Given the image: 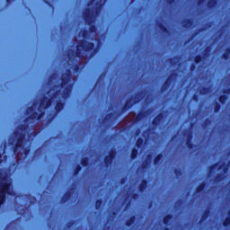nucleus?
Here are the masks:
<instances>
[{
    "mask_svg": "<svg viewBox=\"0 0 230 230\" xmlns=\"http://www.w3.org/2000/svg\"><path fill=\"white\" fill-rule=\"evenodd\" d=\"M60 90H56L49 98L48 96H43L40 101V106L38 108L40 113L33 111L35 109L32 106L28 107L26 113L31 115L24 119V123H28L30 119H31V121H40L41 118L46 116V111H46V109H49V107L53 105V101L60 97Z\"/></svg>",
    "mask_w": 230,
    "mask_h": 230,
    "instance_id": "nucleus-1",
    "label": "nucleus"
},
{
    "mask_svg": "<svg viewBox=\"0 0 230 230\" xmlns=\"http://www.w3.org/2000/svg\"><path fill=\"white\" fill-rule=\"evenodd\" d=\"M102 46V40H97V46L93 41H87L85 40H80L77 42L75 49V57L82 60L86 58L91 60L98 51H100V47Z\"/></svg>",
    "mask_w": 230,
    "mask_h": 230,
    "instance_id": "nucleus-2",
    "label": "nucleus"
},
{
    "mask_svg": "<svg viewBox=\"0 0 230 230\" xmlns=\"http://www.w3.org/2000/svg\"><path fill=\"white\" fill-rule=\"evenodd\" d=\"M104 4L105 0H98L93 8L87 7L84 9L83 13V19L85 24L89 26V33H96V31H98V27L94 25V22H96V17L100 15Z\"/></svg>",
    "mask_w": 230,
    "mask_h": 230,
    "instance_id": "nucleus-3",
    "label": "nucleus"
},
{
    "mask_svg": "<svg viewBox=\"0 0 230 230\" xmlns=\"http://www.w3.org/2000/svg\"><path fill=\"white\" fill-rule=\"evenodd\" d=\"M0 208L6 202V195L15 197L17 193L12 189V182L8 181V176L4 174V169H0Z\"/></svg>",
    "mask_w": 230,
    "mask_h": 230,
    "instance_id": "nucleus-4",
    "label": "nucleus"
},
{
    "mask_svg": "<svg viewBox=\"0 0 230 230\" xmlns=\"http://www.w3.org/2000/svg\"><path fill=\"white\" fill-rule=\"evenodd\" d=\"M73 78V72L71 69H66L65 73L61 75V83L54 87H60V89H64L62 92V98L64 100H67L71 96V93L73 92V84H71V79ZM65 87V88H64Z\"/></svg>",
    "mask_w": 230,
    "mask_h": 230,
    "instance_id": "nucleus-5",
    "label": "nucleus"
},
{
    "mask_svg": "<svg viewBox=\"0 0 230 230\" xmlns=\"http://www.w3.org/2000/svg\"><path fill=\"white\" fill-rule=\"evenodd\" d=\"M13 136L15 140L10 141V145L13 146V154L14 155H19V149L23 150V154L25 157H28L30 155L31 149L30 147H24V142L26 141V133H21L19 131H14ZM14 141L16 143L14 144Z\"/></svg>",
    "mask_w": 230,
    "mask_h": 230,
    "instance_id": "nucleus-6",
    "label": "nucleus"
},
{
    "mask_svg": "<svg viewBox=\"0 0 230 230\" xmlns=\"http://www.w3.org/2000/svg\"><path fill=\"white\" fill-rule=\"evenodd\" d=\"M141 100H143V92L137 93L133 99H128L121 109V113L127 112V111H130L133 105H137V103H139Z\"/></svg>",
    "mask_w": 230,
    "mask_h": 230,
    "instance_id": "nucleus-7",
    "label": "nucleus"
},
{
    "mask_svg": "<svg viewBox=\"0 0 230 230\" xmlns=\"http://www.w3.org/2000/svg\"><path fill=\"white\" fill-rule=\"evenodd\" d=\"M175 78H177V72H172L170 74V75L167 77V79L164 81V84L161 87L162 93H166L168 89H170V86L173 82H175Z\"/></svg>",
    "mask_w": 230,
    "mask_h": 230,
    "instance_id": "nucleus-8",
    "label": "nucleus"
},
{
    "mask_svg": "<svg viewBox=\"0 0 230 230\" xmlns=\"http://www.w3.org/2000/svg\"><path fill=\"white\" fill-rule=\"evenodd\" d=\"M163 119H164V113H158L152 120V125L155 128H157L161 123H163Z\"/></svg>",
    "mask_w": 230,
    "mask_h": 230,
    "instance_id": "nucleus-9",
    "label": "nucleus"
},
{
    "mask_svg": "<svg viewBox=\"0 0 230 230\" xmlns=\"http://www.w3.org/2000/svg\"><path fill=\"white\" fill-rule=\"evenodd\" d=\"M193 133L192 132H189L187 134V138H186V142L185 145L187 146V148H189V150H193V148H195V144H193Z\"/></svg>",
    "mask_w": 230,
    "mask_h": 230,
    "instance_id": "nucleus-10",
    "label": "nucleus"
},
{
    "mask_svg": "<svg viewBox=\"0 0 230 230\" xmlns=\"http://www.w3.org/2000/svg\"><path fill=\"white\" fill-rule=\"evenodd\" d=\"M64 107H66V103L60 100L57 101L56 105L54 107V111L56 114L62 112L64 111Z\"/></svg>",
    "mask_w": 230,
    "mask_h": 230,
    "instance_id": "nucleus-11",
    "label": "nucleus"
},
{
    "mask_svg": "<svg viewBox=\"0 0 230 230\" xmlns=\"http://www.w3.org/2000/svg\"><path fill=\"white\" fill-rule=\"evenodd\" d=\"M28 128H30V124H28V122H25L24 124H20L14 132H20V134H24V132H26Z\"/></svg>",
    "mask_w": 230,
    "mask_h": 230,
    "instance_id": "nucleus-12",
    "label": "nucleus"
},
{
    "mask_svg": "<svg viewBox=\"0 0 230 230\" xmlns=\"http://www.w3.org/2000/svg\"><path fill=\"white\" fill-rule=\"evenodd\" d=\"M146 188H148V180L143 179L138 185V191H140V193H144Z\"/></svg>",
    "mask_w": 230,
    "mask_h": 230,
    "instance_id": "nucleus-13",
    "label": "nucleus"
},
{
    "mask_svg": "<svg viewBox=\"0 0 230 230\" xmlns=\"http://www.w3.org/2000/svg\"><path fill=\"white\" fill-rule=\"evenodd\" d=\"M150 163H152V155L149 154L142 164V170H146L150 166Z\"/></svg>",
    "mask_w": 230,
    "mask_h": 230,
    "instance_id": "nucleus-14",
    "label": "nucleus"
},
{
    "mask_svg": "<svg viewBox=\"0 0 230 230\" xmlns=\"http://www.w3.org/2000/svg\"><path fill=\"white\" fill-rule=\"evenodd\" d=\"M71 197H73V192L71 190H67L61 198L62 204H66V202H67Z\"/></svg>",
    "mask_w": 230,
    "mask_h": 230,
    "instance_id": "nucleus-15",
    "label": "nucleus"
},
{
    "mask_svg": "<svg viewBox=\"0 0 230 230\" xmlns=\"http://www.w3.org/2000/svg\"><path fill=\"white\" fill-rule=\"evenodd\" d=\"M217 4H218L217 0H208L207 3V6L208 10H213L214 8L217 7Z\"/></svg>",
    "mask_w": 230,
    "mask_h": 230,
    "instance_id": "nucleus-16",
    "label": "nucleus"
},
{
    "mask_svg": "<svg viewBox=\"0 0 230 230\" xmlns=\"http://www.w3.org/2000/svg\"><path fill=\"white\" fill-rule=\"evenodd\" d=\"M163 153L158 154L154 159V165L159 166V164H161V161H163Z\"/></svg>",
    "mask_w": 230,
    "mask_h": 230,
    "instance_id": "nucleus-17",
    "label": "nucleus"
},
{
    "mask_svg": "<svg viewBox=\"0 0 230 230\" xmlns=\"http://www.w3.org/2000/svg\"><path fill=\"white\" fill-rule=\"evenodd\" d=\"M136 220H137L136 215L131 216L128 220H126L127 227H130L133 224H136Z\"/></svg>",
    "mask_w": 230,
    "mask_h": 230,
    "instance_id": "nucleus-18",
    "label": "nucleus"
},
{
    "mask_svg": "<svg viewBox=\"0 0 230 230\" xmlns=\"http://www.w3.org/2000/svg\"><path fill=\"white\" fill-rule=\"evenodd\" d=\"M157 27L159 28V30H161L162 33H166L167 35L168 33H170V29L163 24V22H158Z\"/></svg>",
    "mask_w": 230,
    "mask_h": 230,
    "instance_id": "nucleus-19",
    "label": "nucleus"
},
{
    "mask_svg": "<svg viewBox=\"0 0 230 230\" xmlns=\"http://www.w3.org/2000/svg\"><path fill=\"white\" fill-rule=\"evenodd\" d=\"M173 220V215L172 214H167L164 217L163 222L164 226H170V221Z\"/></svg>",
    "mask_w": 230,
    "mask_h": 230,
    "instance_id": "nucleus-20",
    "label": "nucleus"
},
{
    "mask_svg": "<svg viewBox=\"0 0 230 230\" xmlns=\"http://www.w3.org/2000/svg\"><path fill=\"white\" fill-rule=\"evenodd\" d=\"M205 188H206V181H202L196 187L195 193H202Z\"/></svg>",
    "mask_w": 230,
    "mask_h": 230,
    "instance_id": "nucleus-21",
    "label": "nucleus"
},
{
    "mask_svg": "<svg viewBox=\"0 0 230 230\" xmlns=\"http://www.w3.org/2000/svg\"><path fill=\"white\" fill-rule=\"evenodd\" d=\"M114 163V160L112 158H110L109 155H106L104 157V165L106 168H109V166H111V164Z\"/></svg>",
    "mask_w": 230,
    "mask_h": 230,
    "instance_id": "nucleus-22",
    "label": "nucleus"
},
{
    "mask_svg": "<svg viewBox=\"0 0 230 230\" xmlns=\"http://www.w3.org/2000/svg\"><path fill=\"white\" fill-rule=\"evenodd\" d=\"M145 145V139L143 137H138L136 141L135 146H137V148H143Z\"/></svg>",
    "mask_w": 230,
    "mask_h": 230,
    "instance_id": "nucleus-23",
    "label": "nucleus"
},
{
    "mask_svg": "<svg viewBox=\"0 0 230 230\" xmlns=\"http://www.w3.org/2000/svg\"><path fill=\"white\" fill-rule=\"evenodd\" d=\"M146 116V112H145V111H139V112L137 113V115L136 116V118H135L136 123L141 121V119H143V118H145Z\"/></svg>",
    "mask_w": 230,
    "mask_h": 230,
    "instance_id": "nucleus-24",
    "label": "nucleus"
},
{
    "mask_svg": "<svg viewBox=\"0 0 230 230\" xmlns=\"http://www.w3.org/2000/svg\"><path fill=\"white\" fill-rule=\"evenodd\" d=\"M103 123L107 122V121H114V113L113 112H110L108 114H106L105 118L102 119Z\"/></svg>",
    "mask_w": 230,
    "mask_h": 230,
    "instance_id": "nucleus-25",
    "label": "nucleus"
},
{
    "mask_svg": "<svg viewBox=\"0 0 230 230\" xmlns=\"http://www.w3.org/2000/svg\"><path fill=\"white\" fill-rule=\"evenodd\" d=\"M229 57H230V47L226 49L225 53H223L221 56V58H223V60H229Z\"/></svg>",
    "mask_w": 230,
    "mask_h": 230,
    "instance_id": "nucleus-26",
    "label": "nucleus"
},
{
    "mask_svg": "<svg viewBox=\"0 0 230 230\" xmlns=\"http://www.w3.org/2000/svg\"><path fill=\"white\" fill-rule=\"evenodd\" d=\"M226 179V175L222 172H219L215 177V182H222Z\"/></svg>",
    "mask_w": 230,
    "mask_h": 230,
    "instance_id": "nucleus-27",
    "label": "nucleus"
},
{
    "mask_svg": "<svg viewBox=\"0 0 230 230\" xmlns=\"http://www.w3.org/2000/svg\"><path fill=\"white\" fill-rule=\"evenodd\" d=\"M210 88L209 86H203L199 90V94L205 96V94H209Z\"/></svg>",
    "mask_w": 230,
    "mask_h": 230,
    "instance_id": "nucleus-28",
    "label": "nucleus"
},
{
    "mask_svg": "<svg viewBox=\"0 0 230 230\" xmlns=\"http://www.w3.org/2000/svg\"><path fill=\"white\" fill-rule=\"evenodd\" d=\"M204 58H204V55L198 54L194 58V62H195V64H200V62H202L204 60Z\"/></svg>",
    "mask_w": 230,
    "mask_h": 230,
    "instance_id": "nucleus-29",
    "label": "nucleus"
},
{
    "mask_svg": "<svg viewBox=\"0 0 230 230\" xmlns=\"http://www.w3.org/2000/svg\"><path fill=\"white\" fill-rule=\"evenodd\" d=\"M139 154V151L136 148L133 147L131 150L130 157L134 161V159L137 158V155Z\"/></svg>",
    "mask_w": 230,
    "mask_h": 230,
    "instance_id": "nucleus-30",
    "label": "nucleus"
},
{
    "mask_svg": "<svg viewBox=\"0 0 230 230\" xmlns=\"http://www.w3.org/2000/svg\"><path fill=\"white\" fill-rule=\"evenodd\" d=\"M209 53H211V46H207L203 51V57L204 58H208L209 57Z\"/></svg>",
    "mask_w": 230,
    "mask_h": 230,
    "instance_id": "nucleus-31",
    "label": "nucleus"
},
{
    "mask_svg": "<svg viewBox=\"0 0 230 230\" xmlns=\"http://www.w3.org/2000/svg\"><path fill=\"white\" fill-rule=\"evenodd\" d=\"M209 213H210L209 209L207 208L204 211L203 215L201 216L200 222H204V220H208V218L209 217Z\"/></svg>",
    "mask_w": 230,
    "mask_h": 230,
    "instance_id": "nucleus-32",
    "label": "nucleus"
},
{
    "mask_svg": "<svg viewBox=\"0 0 230 230\" xmlns=\"http://www.w3.org/2000/svg\"><path fill=\"white\" fill-rule=\"evenodd\" d=\"M102 206H103V199H96L95 209H97V211L102 209Z\"/></svg>",
    "mask_w": 230,
    "mask_h": 230,
    "instance_id": "nucleus-33",
    "label": "nucleus"
},
{
    "mask_svg": "<svg viewBox=\"0 0 230 230\" xmlns=\"http://www.w3.org/2000/svg\"><path fill=\"white\" fill-rule=\"evenodd\" d=\"M218 102L221 105H226V102H227V95L223 94L218 97Z\"/></svg>",
    "mask_w": 230,
    "mask_h": 230,
    "instance_id": "nucleus-34",
    "label": "nucleus"
},
{
    "mask_svg": "<svg viewBox=\"0 0 230 230\" xmlns=\"http://www.w3.org/2000/svg\"><path fill=\"white\" fill-rule=\"evenodd\" d=\"M80 172H82V165L77 164L75 166V168L74 169V172H73L74 177H77V175L80 173Z\"/></svg>",
    "mask_w": 230,
    "mask_h": 230,
    "instance_id": "nucleus-35",
    "label": "nucleus"
},
{
    "mask_svg": "<svg viewBox=\"0 0 230 230\" xmlns=\"http://www.w3.org/2000/svg\"><path fill=\"white\" fill-rule=\"evenodd\" d=\"M89 157L85 156V157H83L81 159V164L82 166H84V168H86V166H89Z\"/></svg>",
    "mask_w": 230,
    "mask_h": 230,
    "instance_id": "nucleus-36",
    "label": "nucleus"
},
{
    "mask_svg": "<svg viewBox=\"0 0 230 230\" xmlns=\"http://www.w3.org/2000/svg\"><path fill=\"white\" fill-rule=\"evenodd\" d=\"M193 24V20L191 19H186L183 21V28H190Z\"/></svg>",
    "mask_w": 230,
    "mask_h": 230,
    "instance_id": "nucleus-37",
    "label": "nucleus"
},
{
    "mask_svg": "<svg viewBox=\"0 0 230 230\" xmlns=\"http://www.w3.org/2000/svg\"><path fill=\"white\" fill-rule=\"evenodd\" d=\"M108 156L110 159H112L114 161V159H116V149H111Z\"/></svg>",
    "mask_w": 230,
    "mask_h": 230,
    "instance_id": "nucleus-38",
    "label": "nucleus"
},
{
    "mask_svg": "<svg viewBox=\"0 0 230 230\" xmlns=\"http://www.w3.org/2000/svg\"><path fill=\"white\" fill-rule=\"evenodd\" d=\"M222 168H223L224 173H227V172L229 170V167L227 165H226V163H224L223 164L219 165L217 167V170H222Z\"/></svg>",
    "mask_w": 230,
    "mask_h": 230,
    "instance_id": "nucleus-39",
    "label": "nucleus"
},
{
    "mask_svg": "<svg viewBox=\"0 0 230 230\" xmlns=\"http://www.w3.org/2000/svg\"><path fill=\"white\" fill-rule=\"evenodd\" d=\"M220 109H222V104L217 102L214 105V112H220Z\"/></svg>",
    "mask_w": 230,
    "mask_h": 230,
    "instance_id": "nucleus-40",
    "label": "nucleus"
},
{
    "mask_svg": "<svg viewBox=\"0 0 230 230\" xmlns=\"http://www.w3.org/2000/svg\"><path fill=\"white\" fill-rule=\"evenodd\" d=\"M230 226V217L227 216L225 220L223 221V226L224 227H229Z\"/></svg>",
    "mask_w": 230,
    "mask_h": 230,
    "instance_id": "nucleus-41",
    "label": "nucleus"
},
{
    "mask_svg": "<svg viewBox=\"0 0 230 230\" xmlns=\"http://www.w3.org/2000/svg\"><path fill=\"white\" fill-rule=\"evenodd\" d=\"M206 30V28L204 27H201L198 30V31L194 32L192 35H191V38L190 39H195V37H197V35H199V33H202V31H204Z\"/></svg>",
    "mask_w": 230,
    "mask_h": 230,
    "instance_id": "nucleus-42",
    "label": "nucleus"
},
{
    "mask_svg": "<svg viewBox=\"0 0 230 230\" xmlns=\"http://www.w3.org/2000/svg\"><path fill=\"white\" fill-rule=\"evenodd\" d=\"M57 0H43V3L49 6V8H53V3H55Z\"/></svg>",
    "mask_w": 230,
    "mask_h": 230,
    "instance_id": "nucleus-43",
    "label": "nucleus"
},
{
    "mask_svg": "<svg viewBox=\"0 0 230 230\" xmlns=\"http://www.w3.org/2000/svg\"><path fill=\"white\" fill-rule=\"evenodd\" d=\"M173 173L175 174L176 177H181V175H182V170L179 169V168H175L173 171Z\"/></svg>",
    "mask_w": 230,
    "mask_h": 230,
    "instance_id": "nucleus-44",
    "label": "nucleus"
},
{
    "mask_svg": "<svg viewBox=\"0 0 230 230\" xmlns=\"http://www.w3.org/2000/svg\"><path fill=\"white\" fill-rule=\"evenodd\" d=\"M81 34H82L83 39H88V37H89V31L87 30L81 31Z\"/></svg>",
    "mask_w": 230,
    "mask_h": 230,
    "instance_id": "nucleus-45",
    "label": "nucleus"
},
{
    "mask_svg": "<svg viewBox=\"0 0 230 230\" xmlns=\"http://www.w3.org/2000/svg\"><path fill=\"white\" fill-rule=\"evenodd\" d=\"M211 123H212L211 119L207 118V119H205V121H204V127L206 128V127L211 125Z\"/></svg>",
    "mask_w": 230,
    "mask_h": 230,
    "instance_id": "nucleus-46",
    "label": "nucleus"
},
{
    "mask_svg": "<svg viewBox=\"0 0 230 230\" xmlns=\"http://www.w3.org/2000/svg\"><path fill=\"white\" fill-rule=\"evenodd\" d=\"M55 119V114H52L49 118L47 119V125H49L51 121Z\"/></svg>",
    "mask_w": 230,
    "mask_h": 230,
    "instance_id": "nucleus-47",
    "label": "nucleus"
},
{
    "mask_svg": "<svg viewBox=\"0 0 230 230\" xmlns=\"http://www.w3.org/2000/svg\"><path fill=\"white\" fill-rule=\"evenodd\" d=\"M75 224V220H71L69 221L67 224H66V227L68 229H71V227Z\"/></svg>",
    "mask_w": 230,
    "mask_h": 230,
    "instance_id": "nucleus-48",
    "label": "nucleus"
},
{
    "mask_svg": "<svg viewBox=\"0 0 230 230\" xmlns=\"http://www.w3.org/2000/svg\"><path fill=\"white\" fill-rule=\"evenodd\" d=\"M74 73H80V65L75 64L74 66Z\"/></svg>",
    "mask_w": 230,
    "mask_h": 230,
    "instance_id": "nucleus-49",
    "label": "nucleus"
},
{
    "mask_svg": "<svg viewBox=\"0 0 230 230\" xmlns=\"http://www.w3.org/2000/svg\"><path fill=\"white\" fill-rule=\"evenodd\" d=\"M217 166H218V163H216V164H212L209 167V172H213V170H215V168H217Z\"/></svg>",
    "mask_w": 230,
    "mask_h": 230,
    "instance_id": "nucleus-50",
    "label": "nucleus"
},
{
    "mask_svg": "<svg viewBox=\"0 0 230 230\" xmlns=\"http://www.w3.org/2000/svg\"><path fill=\"white\" fill-rule=\"evenodd\" d=\"M131 199H133V200H137V199H139V194L133 193L132 196H131Z\"/></svg>",
    "mask_w": 230,
    "mask_h": 230,
    "instance_id": "nucleus-51",
    "label": "nucleus"
},
{
    "mask_svg": "<svg viewBox=\"0 0 230 230\" xmlns=\"http://www.w3.org/2000/svg\"><path fill=\"white\" fill-rule=\"evenodd\" d=\"M55 78H57V73H54L49 76V82H51V80H55Z\"/></svg>",
    "mask_w": 230,
    "mask_h": 230,
    "instance_id": "nucleus-52",
    "label": "nucleus"
},
{
    "mask_svg": "<svg viewBox=\"0 0 230 230\" xmlns=\"http://www.w3.org/2000/svg\"><path fill=\"white\" fill-rule=\"evenodd\" d=\"M192 100H193L194 102H199V95H198L197 93L193 94Z\"/></svg>",
    "mask_w": 230,
    "mask_h": 230,
    "instance_id": "nucleus-53",
    "label": "nucleus"
},
{
    "mask_svg": "<svg viewBox=\"0 0 230 230\" xmlns=\"http://www.w3.org/2000/svg\"><path fill=\"white\" fill-rule=\"evenodd\" d=\"M176 0H167V4H170L171 6L175 4Z\"/></svg>",
    "mask_w": 230,
    "mask_h": 230,
    "instance_id": "nucleus-54",
    "label": "nucleus"
},
{
    "mask_svg": "<svg viewBox=\"0 0 230 230\" xmlns=\"http://www.w3.org/2000/svg\"><path fill=\"white\" fill-rule=\"evenodd\" d=\"M190 69L191 72H193V71H195V69H197V66H195V64H191Z\"/></svg>",
    "mask_w": 230,
    "mask_h": 230,
    "instance_id": "nucleus-55",
    "label": "nucleus"
},
{
    "mask_svg": "<svg viewBox=\"0 0 230 230\" xmlns=\"http://www.w3.org/2000/svg\"><path fill=\"white\" fill-rule=\"evenodd\" d=\"M40 152H42V146H40L36 151L35 154H37L38 155L40 154Z\"/></svg>",
    "mask_w": 230,
    "mask_h": 230,
    "instance_id": "nucleus-56",
    "label": "nucleus"
},
{
    "mask_svg": "<svg viewBox=\"0 0 230 230\" xmlns=\"http://www.w3.org/2000/svg\"><path fill=\"white\" fill-rule=\"evenodd\" d=\"M31 136H32V137H37V132L32 131V132L29 135V137H31Z\"/></svg>",
    "mask_w": 230,
    "mask_h": 230,
    "instance_id": "nucleus-57",
    "label": "nucleus"
},
{
    "mask_svg": "<svg viewBox=\"0 0 230 230\" xmlns=\"http://www.w3.org/2000/svg\"><path fill=\"white\" fill-rule=\"evenodd\" d=\"M229 93H230V88L225 89V90L223 91V94H229Z\"/></svg>",
    "mask_w": 230,
    "mask_h": 230,
    "instance_id": "nucleus-58",
    "label": "nucleus"
},
{
    "mask_svg": "<svg viewBox=\"0 0 230 230\" xmlns=\"http://www.w3.org/2000/svg\"><path fill=\"white\" fill-rule=\"evenodd\" d=\"M204 1L206 0H198V5L202 6V4L204 3Z\"/></svg>",
    "mask_w": 230,
    "mask_h": 230,
    "instance_id": "nucleus-59",
    "label": "nucleus"
},
{
    "mask_svg": "<svg viewBox=\"0 0 230 230\" xmlns=\"http://www.w3.org/2000/svg\"><path fill=\"white\" fill-rule=\"evenodd\" d=\"M139 134H141V129H137L135 132V136H139Z\"/></svg>",
    "mask_w": 230,
    "mask_h": 230,
    "instance_id": "nucleus-60",
    "label": "nucleus"
},
{
    "mask_svg": "<svg viewBox=\"0 0 230 230\" xmlns=\"http://www.w3.org/2000/svg\"><path fill=\"white\" fill-rule=\"evenodd\" d=\"M175 60V58H169V62L170 64H173V61Z\"/></svg>",
    "mask_w": 230,
    "mask_h": 230,
    "instance_id": "nucleus-61",
    "label": "nucleus"
},
{
    "mask_svg": "<svg viewBox=\"0 0 230 230\" xmlns=\"http://www.w3.org/2000/svg\"><path fill=\"white\" fill-rule=\"evenodd\" d=\"M125 178H122L121 180H120V184H125Z\"/></svg>",
    "mask_w": 230,
    "mask_h": 230,
    "instance_id": "nucleus-62",
    "label": "nucleus"
},
{
    "mask_svg": "<svg viewBox=\"0 0 230 230\" xmlns=\"http://www.w3.org/2000/svg\"><path fill=\"white\" fill-rule=\"evenodd\" d=\"M94 3V0H91L89 3H88V6H91V4H93Z\"/></svg>",
    "mask_w": 230,
    "mask_h": 230,
    "instance_id": "nucleus-63",
    "label": "nucleus"
},
{
    "mask_svg": "<svg viewBox=\"0 0 230 230\" xmlns=\"http://www.w3.org/2000/svg\"><path fill=\"white\" fill-rule=\"evenodd\" d=\"M178 204L181 206L182 204V199L178 200Z\"/></svg>",
    "mask_w": 230,
    "mask_h": 230,
    "instance_id": "nucleus-64",
    "label": "nucleus"
}]
</instances>
